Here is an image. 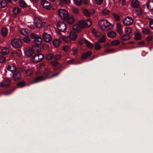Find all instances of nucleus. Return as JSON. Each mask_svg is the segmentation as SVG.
Instances as JSON below:
<instances>
[{
	"label": "nucleus",
	"mask_w": 153,
	"mask_h": 153,
	"mask_svg": "<svg viewBox=\"0 0 153 153\" xmlns=\"http://www.w3.org/2000/svg\"><path fill=\"white\" fill-rule=\"evenodd\" d=\"M120 41L117 40H116L112 41L111 43V45L113 46L118 45L120 44Z\"/></svg>",
	"instance_id": "41"
},
{
	"label": "nucleus",
	"mask_w": 153,
	"mask_h": 153,
	"mask_svg": "<svg viewBox=\"0 0 153 153\" xmlns=\"http://www.w3.org/2000/svg\"><path fill=\"white\" fill-rule=\"evenodd\" d=\"M116 33L114 31H111L107 34L108 36L110 38L114 37L116 36Z\"/></svg>",
	"instance_id": "30"
},
{
	"label": "nucleus",
	"mask_w": 153,
	"mask_h": 153,
	"mask_svg": "<svg viewBox=\"0 0 153 153\" xmlns=\"http://www.w3.org/2000/svg\"><path fill=\"white\" fill-rule=\"evenodd\" d=\"M7 5V3L5 0H0V7H4Z\"/></svg>",
	"instance_id": "34"
},
{
	"label": "nucleus",
	"mask_w": 153,
	"mask_h": 153,
	"mask_svg": "<svg viewBox=\"0 0 153 153\" xmlns=\"http://www.w3.org/2000/svg\"><path fill=\"white\" fill-rule=\"evenodd\" d=\"M77 24L81 28H84L86 27L85 25V21L83 20H81L78 22Z\"/></svg>",
	"instance_id": "24"
},
{
	"label": "nucleus",
	"mask_w": 153,
	"mask_h": 153,
	"mask_svg": "<svg viewBox=\"0 0 153 153\" xmlns=\"http://www.w3.org/2000/svg\"><path fill=\"white\" fill-rule=\"evenodd\" d=\"M113 16L115 20L117 21H118L120 19V18L119 16L117 14L115 13H113Z\"/></svg>",
	"instance_id": "45"
},
{
	"label": "nucleus",
	"mask_w": 153,
	"mask_h": 153,
	"mask_svg": "<svg viewBox=\"0 0 153 153\" xmlns=\"http://www.w3.org/2000/svg\"><path fill=\"white\" fill-rule=\"evenodd\" d=\"M13 73L12 77L14 81H17L19 80L21 77V74L20 71L17 69Z\"/></svg>",
	"instance_id": "6"
},
{
	"label": "nucleus",
	"mask_w": 153,
	"mask_h": 153,
	"mask_svg": "<svg viewBox=\"0 0 153 153\" xmlns=\"http://www.w3.org/2000/svg\"><path fill=\"white\" fill-rule=\"evenodd\" d=\"M12 46L15 48L20 47L22 45L21 40L19 39H14L12 40L11 42Z\"/></svg>",
	"instance_id": "4"
},
{
	"label": "nucleus",
	"mask_w": 153,
	"mask_h": 153,
	"mask_svg": "<svg viewBox=\"0 0 153 153\" xmlns=\"http://www.w3.org/2000/svg\"><path fill=\"white\" fill-rule=\"evenodd\" d=\"M9 50L8 48L6 47L3 48L1 51V53L2 55H7L9 53Z\"/></svg>",
	"instance_id": "22"
},
{
	"label": "nucleus",
	"mask_w": 153,
	"mask_h": 153,
	"mask_svg": "<svg viewBox=\"0 0 153 153\" xmlns=\"http://www.w3.org/2000/svg\"><path fill=\"white\" fill-rule=\"evenodd\" d=\"M25 84L24 82H20L18 83L17 84V86L19 88H22L24 86Z\"/></svg>",
	"instance_id": "51"
},
{
	"label": "nucleus",
	"mask_w": 153,
	"mask_h": 153,
	"mask_svg": "<svg viewBox=\"0 0 153 153\" xmlns=\"http://www.w3.org/2000/svg\"><path fill=\"white\" fill-rule=\"evenodd\" d=\"M65 19L66 22L70 25H72L75 22L74 17L72 15H68Z\"/></svg>",
	"instance_id": "10"
},
{
	"label": "nucleus",
	"mask_w": 153,
	"mask_h": 153,
	"mask_svg": "<svg viewBox=\"0 0 153 153\" xmlns=\"http://www.w3.org/2000/svg\"><path fill=\"white\" fill-rule=\"evenodd\" d=\"M8 33V30L5 28H3L1 31V35L3 36H5L7 35Z\"/></svg>",
	"instance_id": "38"
},
{
	"label": "nucleus",
	"mask_w": 153,
	"mask_h": 153,
	"mask_svg": "<svg viewBox=\"0 0 153 153\" xmlns=\"http://www.w3.org/2000/svg\"><path fill=\"white\" fill-rule=\"evenodd\" d=\"M110 13V11L106 9H104L102 11V14L104 15H107Z\"/></svg>",
	"instance_id": "50"
},
{
	"label": "nucleus",
	"mask_w": 153,
	"mask_h": 153,
	"mask_svg": "<svg viewBox=\"0 0 153 153\" xmlns=\"http://www.w3.org/2000/svg\"><path fill=\"white\" fill-rule=\"evenodd\" d=\"M20 12V9L17 7H16L13 10V13L14 14H17Z\"/></svg>",
	"instance_id": "46"
},
{
	"label": "nucleus",
	"mask_w": 153,
	"mask_h": 153,
	"mask_svg": "<svg viewBox=\"0 0 153 153\" xmlns=\"http://www.w3.org/2000/svg\"><path fill=\"white\" fill-rule=\"evenodd\" d=\"M116 27L117 32L120 34H122L123 32L122 25L118 22L116 24Z\"/></svg>",
	"instance_id": "13"
},
{
	"label": "nucleus",
	"mask_w": 153,
	"mask_h": 153,
	"mask_svg": "<svg viewBox=\"0 0 153 153\" xmlns=\"http://www.w3.org/2000/svg\"><path fill=\"white\" fill-rule=\"evenodd\" d=\"M74 1L75 4L77 6L80 5L82 3L81 0H74Z\"/></svg>",
	"instance_id": "54"
},
{
	"label": "nucleus",
	"mask_w": 153,
	"mask_h": 153,
	"mask_svg": "<svg viewBox=\"0 0 153 153\" xmlns=\"http://www.w3.org/2000/svg\"><path fill=\"white\" fill-rule=\"evenodd\" d=\"M133 21V19L131 17L127 16L124 19L123 23L125 26H129L132 24Z\"/></svg>",
	"instance_id": "7"
},
{
	"label": "nucleus",
	"mask_w": 153,
	"mask_h": 153,
	"mask_svg": "<svg viewBox=\"0 0 153 153\" xmlns=\"http://www.w3.org/2000/svg\"><path fill=\"white\" fill-rule=\"evenodd\" d=\"M94 45L95 48L96 50H99L101 48V46L98 42H95Z\"/></svg>",
	"instance_id": "43"
},
{
	"label": "nucleus",
	"mask_w": 153,
	"mask_h": 153,
	"mask_svg": "<svg viewBox=\"0 0 153 153\" xmlns=\"http://www.w3.org/2000/svg\"><path fill=\"white\" fill-rule=\"evenodd\" d=\"M62 39L63 41L66 43H68L69 42V40H68V38L67 36H62Z\"/></svg>",
	"instance_id": "53"
},
{
	"label": "nucleus",
	"mask_w": 153,
	"mask_h": 153,
	"mask_svg": "<svg viewBox=\"0 0 153 153\" xmlns=\"http://www.w3.org/2000/svg\"><path fill=\"white\" fill-rule=\"evenodd\" d=\"M46 78L42 76H40L36 77L33 80L31 84L36 83L42 81L45 79Z\"/></svg>",
	"instance_id": "11"
},
{
	"label": "nucleus",
	"mask_w": 153,
	"mask_h": 153,
	"mask_svg": "<svg viewBox=\"0 0 153 153\" xmlns=\"http://www.w3.org/2000/svg\"><path fill=\"white\" fill-rule=\"evenodd\" d=\"M130 38V36L127 34L124 35L121 37V39L123 41H126L128 40Z\"/></svg>",
	"instance_id": "32"
},
{
	"label": "nucleus",
	"mask_w": 153,
	"mask_h": 153,
	"mask_svg": "<svg viewBox=\"0 0 153 153\" xmlns=\"http://www.w3.org/2000/svg\"><path fill=\"white\" fill-rule=\"evenodd\" d=\"M51 64L53 66H56L58 65V63L56 61H53L51 62Z\"/></svg>",
	"instance_id": "61"
},
{
	"label": "nucleus",
	"mask_w": 153,
	"mask_h": 153,
	"mask_svg": "<svg viewBox=\"0 0 153 153\" xmlns=\"http://www.w3.org/2000/svg\"><path fill=\"white\" fill-rule=\"evenodd\" d=\"M30 36L31 39H36L39 36L37 34L33 33H31Z\"/></svg>",
	"instance_id": "44"
},
{
	"label": "nucleus",
	"mask_w": 153,
	"mask_h": 153,
	"mask_svg": "<svg viewBox=\"0 0 153 153\" xmlns=\"http://www.w3.org/2000/svg\"><path fill=\"white\" fill-rule=\"evenodd\" d=\"M147 8L150 10H153V0L149 1L147 4Z\"/></svg>",
	"instance_id": "23"
},
{
	"label": "nucleus",
	"mask_w": 153,
	"mask_h": 153,
	"mask_svg": "<svg viewBox=\"0 0 153 153\" xmlns=\"http://www.w3.org/2000/svg\"><path fill=\"white\" fill-rule=\"evenodd\" d=\"M41 4L43 7L47 9H50L51 8L50 3L45 0L42 1Z\"/></svg>",
	"instance_id": "12"
},
{
	"label": "nucleus",
	"mask_w": 153,
	"mask_h": 153,
	"mask_svg": "<svg viewBox=\"0 0 153 153\" xmlns=\"http://www.w3.org/2000/svg\"><path fill=\"white\" fill-rule=\"evenodd\" d=\"M49 72L50 71L48 69H45L43 73V74H44L46 75L48 74L49 73Z\"/></svg>",
	"instance_id": "63"
},
{
	"label": "nucleus",
	"mask_w": 153,
	"mask_h": 153,
	"mask_svg": "<svg viewBox=\"0 0 153 153\" xmlns=\"http://www.w3.org/2000/svg\"><path fill=\"white\" fill-rule=\"evenodd\" d=\"M22 54V52L19 50H18L16 52V56L20 57L21 56Z\"/></svg>",
	"instance_id": "55"
},
{
	"label": "nucleus",
	"mask_w": 153,
	"mask_h": 153,
	"mask_svg": "<svg viewBox=\"0 0 153 153\" xmlns=\"http://www.w3.org/2000/svg\"><path fill=\"white\" fill-rule=\"evenodd\" d=\"M42 39L39 36L33 40L34 43L37 46L40 45L42 43Z\"/></svg>",
	"instance_id": "17"
},
{
	"label": "nucleus",
	"mask_w": 153,
	"mask_h": 153,
	"mask_svg": "<svg viewBox=\"0 0 153 153\" xmlns=\"http://www.w3.org/2000/svg\"><path fill=\"white\" fill-rule=\"evenodd\" d=\"M92 33L94 36L97 37H99L101 35V34L100 32L94 29L92 30Z\"/></svg>",
	"instance_id": "26"
},
{
	"label": "nucleus",
	"mask_w": 153,
	"mask_h": 153,
	"mask_svg": "<svg viewBox=\"0 0 153 153\" xmlns=\"http://www.w3.org/2000/svg\"><path fill=\"white\" fill-rule=\"evenodd\" d=\"M105 51L107 53H110V52H113L115 51L114 49H108L105 50Z\"/></svg>",
	"instance_id": "64"
},
{
	"label": "nucleus",
	"mask_w": 153,
	"mask_h": 153,
	"mask_svg": "<svg viewBox=\"0 0 153 153\" xmlns=\"http://www.w3.org/2000/svg\"><path fill=\"white\" fill-rule=\"evenodd\" d=\"M77 37V34L73 31L70 32L69 35V38L70 40H74L76 39Z\"/></svg>",
	"instance_id": "16"
},
{
	"label": "nucleus",
	"mask_w": 153,
	"mask_h": 153,
	"mask_svg": "<svg viewBox=\"0 0 153 153\" xmlns=\"http://www.w3.org/2000/svg\"><path fill=\"white\" fill-rule=\"evenodd\" d=\"M72 51L73 52V54L75 55L77 52V49L75 47H73L72 48Z\"/></svg>",
	"instance_id": "58"
},
{
	"label": "nucleus",
	"mask_w": 153,
	"mask_h": 153,
	"mask_svg": "<svg viewBox=\"0 0 153 153\" xmlns=\"http://www.w3.org/2000/svg\"><path fill=\"white\" fill-rule=\"evenodd\" d=\"M84 41L85 44L86 46L89 48L92 49L94 47L93 45L91 43L89 42L87 40L85 39H84Z\"/></svg>",
	"instance_id": "25"
},
{
	"label": "nucleus",
	"mask_w": 153,
	"mask_h": 153,
	"mask_svg": "<svg viewBox=\"0 0 153 153\" xmlns=\"http://www.w3.org/2000/svg\"><path fill=\"white\" fill-rule=\"evenodd\" d=\"M34 53L33 49L31 48H29L26 49L25 52V55L27 56H30Z\"/></svg>",
	"instance_id": "14"
},
{
	"label": "nucleus",
	"mask_w": 153,
	"mask_h": 153,
	"mask_svg": "<svg viewBox=\"0 0 153 153\" xmlns=\"http://www.w3.org/2000/svg\"><path fill=\"white\" fill-rule=\"evenodd\" d=\"M20 33L22 35L26 36L30 33V31L27 28H23L20 30Z\"/></svg>",
	"instance_id": "18"
},
{
	"label": "nucleus",
	"mask_w": 153,
	"mask_h": 153,
	"mask_svg": "<svg viewBox=\"0 0 153 153\" xmlns=\"http://www.w3.org/2000/svg\"><path fill=\"white\" fill-rule=\"evenodd\" d=\"M137 13L138 15H141L143 13L142 10L140 8H138L136 10Z\"/></svg>",
	"instance_id": "56"
},
{
	"label": "nucleus",
	"mask_w": 153,
	"mask_h": 153,
	"mask_svg": "<svg viewBox=\"0 0 153 153\" xmlns=\"http://www.w3.org/2000/svg\"><path fill=\"white\" fill-rule=\"evenodd\" d=\"M132 6L134 7H137L139 5V2L138 0H132Z\"/></svg>",
	"instance_id": "28"
},
{
	"label": "nucleus",
	"mask_w": 153,
	"mask_h": 153,
	"mask_svg": "<svg viewBox=\"0 0 153 153\" xmlns=\"http://www.w3.org/2000/svg\"><path fill=\"white\" fill-rule=\"evenodd\" d=\"M61 57V55L60 54H57L56 55L54 56V59L55 60H58Z\"/></svg>",
	"instance_id": "59"
},
{
	"label": "nucleus",
	"mask_w": 153,
	"mask_h": 153,
	"mask_svg": "<svg viewBox=\"0 0 153 153\" xmlns=\"http://www.w3.org/2000/svg\"><path fill=\"white\" fill-rule=\"evenodd\" d=\"M44 56L41 54L35 55L31 58V60L32 62L38 63L42 60L44 58Z\"/></svg>",
	"instance_id": "3"
},
{
	"label": "nucleus",
	"mask_w": 153,
	"mask_h": 153,
	"mask_svg": "<svg viewBox=\"0 0 153 153\" xmlns=\"http://www.w3.org/2000/svg\"><path fill=\"white\" fill-rule=\"evenodd\" d=\"M7 69L9 71L13 73L17 69L14 65L13 64L9 65L6 67Z\"/></svg>",
	"instance_id": "15"
},
{
	"label": "nucleus",
	"mask_w": 153,
	"mask_h": 153,
	"mask_svg": "<svg viewBox=\"0 0 153 153\" xmlns=\"http://www.w3.org/2000/svg\"><path fill=\"white\" fill-rule=\"evenodd\" d=\"M143 33L144 34L147 35L150 34L151 32L149 29L146 28L143 30Z\"/></svg>",
	"instance_id": "40"
},
{
	"label": "nucleus",
	"mask_w": 153,
	"mask_h": 153,
	"mask_svg": "<svg viewBox=\"0 0 153 153\" xmlns=\"http://www.w3.org/2000/svg\"><path fill=\"white\" fill-rule=\"evenodd\" d=\"M25 72L27 76L31 75L33 73V71L31 69H27L25 70Z\"/></svg>",
	"instance_id": "36"
},
{
	"label": "nucleus",
	"mask_w": 153,
	"mask_h": 153,
	"mask_svg": "<svg viewBox=\"0 0 153 153\" xmlns=\"http://www.w3.org/2000/svg\"><path fill=\"white\" fill-rule=\"evenodd\" d=\"M84 21L86 27H89L91 25L92 23V21L91 19H87Z\"/></svg>",
	"instance_id": "27"
},
{
	"label": "nucleus",
	"mask_w": 153,
	"mask_h": 153,
	"mask_svg": "<svg viewBox=\"0 0 153 153\" xmlns=\"http://www.w3.org/2000/svg\"><path fill=\"white\" fill-rule=\"evenodd\" d=\"M72 28L74 31L77 32H79L81 29L77 23V24L74 25L72 26Z\"/></svg>",
	"instance_id": "21"
},
{
	"label": "nucleus",
	"mask_w": 153,
	"mask_h": 153,
	"mask_svg": "<svg viewBox=\"0 0 153 153\" xmlns=\"http://www.w3.org/2000/svg\"><path fill=\"white\" fill-rule=\"evenodd\" d=\"M106 40L105 36L103 35L98 40V42L100 43H103Z\"/></svg>",
	"instance_id": "42"
},
{
	"label": "nucleus",
	"mask_w": 153,
	"mask_h": 153,
	"mask_svg": "<svg viewBox=\"0 0 153 153\" xmlns=\"http://www.w3.org/2000/svg\"><path fill=\"white\" fill-rule=\"evenodd\" d=\"M20 6L22 7H25L26 6V4L24 1L21 0L19 2Z\"/></svg>",
	"instance_id": "48"
},
{
	"label": "nucleus",
	"mask_w": 153,
	"mask_h": 153,
	"mask_svg": "<svg viewBox=\"0 0 153 153\" xmlns=\"http://www.w3.org/2000/svg\"><path fill=\"white\" fill-rule=\"evenodd\" d=\"M98 24L101 29L104 31L110 30L113 27V25L106 19L100 21Z\"/></svg>",
	"instance_id": "1"
},
{
	"label": "nucleus",
	"mask_w": 153,
	"mask_h": 153,
	"mask_svg": "<svg viewBox=\"0 0 153 153\" xmlns=\"http://www.w3.org/2000/svg\"><path fill=\"white\" fill-rule=\"evenodd\" d=\"M124 32L127 34H130L132 32V29L130 27H126L125 28Z\"/></svg>",
	"instance_id": "33"
},
{
	"label": "nucleus",
	"mask_w": 153,
	"mask_h": 153,
	"mask_svg": "<svg viewBox=\"0 0 153 153\" xmlns=\"http://www.w3.org/2000/svg\"><path fill=\"white\" fill-rule=\"evenodd\" d=\"M83 13L84 15L86 16L87 17H89L90 16L91 14V13L89 11L86 9L83 10Z\"/></svg>",
	"instance_id": "29"
},
{
	"label": "nucleus",
	"mask_w": 153,
	"mask_h": 153,
	"mask_svg": "<svg viewBox=\"0 0 153 153\" xmlns=\"http://www.w3.org/2000/svg\"><path fill=\"white\" fill-rule=\"evenodd\" d=\"M57 27L61 31H64L66 30L67 28L66 24L62 22H59L57 25Z\"/></svg>",
	"instance_id": "8"
},
{
	"label": "nucleus",
	"mask_w": 153,
	"mask_h": 153,
	"mask_svg": "<svg viewBox=\"0 0 153 153\" xmlns=\"http://www.w3.org/2000/svg\"><path fill=\"white\" fill-rule=\"evenodd\" d=\"M5 60V58L4 56H0V63L4 62Z\"/></svg>",
	"instance_id": "57"
},
{
	"label": "nucleus",
	"mask_w": 153,
	"mask_h": 153,
	"mask_svg": "<svg viewBox=\"0 0 153 153\" xmlns=\"http://www.w3.org/2000/svg\"><path fill=\"white\" fill-rule=\"evenodd\" d=\"M42 37L44 40L46 42H48L52 40V38L51 35L49 34L44 32L42 34Z\"/></svg>",
	"instance_id": "9"
},
{
	"label": "nucleus",
	"mask_w": 153,
	"mask_h": 153,
	"mask_svg": "<svg viewBox=\"0 0 153 153\" xmlns=\"http://www.w3.org/2000/svg\"><path fill=\"white\" fill-rule=\"evenodd\" d=\"M71 10L73 13L74 14H78L79 12L78 8L75 7H73L71 8Z\"/></svg>",
	"instance_id": "31"
},
{
	"label": "nucleus",
	"mask_w": 153,
	"mask_h": 153,
	"mask_svg": "<svg viewBox=\"0 0 153 153\" xmlns=\"http://www.w3.org/2000/svg\"><path fill=\"white\" fill-rule=\"evenodd\" d=\"M23 41L26 43H29L30 41V38L27 36H25L23 38Z\"/></svg>",
	"instance_id": "47"
},
{
	"label": "nucleus",
	"mask_w": 153,
	"mask_h": 153,
	"mask_svg": "<svg viewBox=\"0 0 153 153\" xmlns=\"http://www.w3.org/2000/svg\"><path fill=\"white\" fill-rule=\"evenodd\" d=\"M34 24L36 27L40 28L42 26L41 21L38 19H36L34 21Z\"/></svg>",
	"instance_id": "19"
},
{
	"label": "nucleus",
	"mask_w": 153,
	"mask_h": 153,
	"mask_svg": "<svg viewBox=\"0 0 153 153\" xmlns=\"http://www.w3.org/2000/svg\"><path fill=\"white\" fill-rule=\"evenodd\" d=\"M58 15L62 19H65L68 15V13L64 9H59L57 11Z\"/></svg>",
	"instance_id": "5"
},
{
	"label": "nucleus",
	"mask_w": 153,
	"mask_h": 153,
	"mask_svg": "<svg viewBox=\"0 0 153 153\" xmlns=\"http://www.w3.org/2000/svg\"><path fill=\"white\" fill-rule=\"evenodd\" d=\"M53 45L55 47L57 48L59 46L60 42L59 40L54 39L53 40Z\"/></svg>",
	"instance_id": "35"
},
{
	"label": "nucleus",
	"mask_w": 153,
	"mask_h": 153,
	"mask_svg": "<svg viewBox=\"0 0 153 153\" xmlns=\"http://www.w3.org/2000/svg\"><path fill=\"white\" fill-rule=\"evenodd\" d=\"M153 38V36L152 35H150L146 38V40L148 41H150Z\"/></svg>",
	"instance_id": "62"
},
{
	"label": "nucleus",
	"mask_w": 153,
	"mask_h": 153,
	"mask_svg": "<svg viewBox=\"0 0 153 153\" xmlns=\"http://www.w3.org/2000/svg\"><path fill=\"white\" fill-rule=\"evenodd\" d=\"M70 48V47L68 46H65L63 48V50L65 52L68 51Z\"/></svg>",
	"instance_id": "60"
},
{
	"label": "nucleus",
	"mask_w": 153,
	"mask_h": 153,
	"mask_svg": "<svg viewBox=\"0 0 153 153\" xmlns=\"http://www.w3.org/2000/svg\"><path fill=\"white\" fill-rule=\"evenodd\" d=\"M11 83L10 79L8 78H5L0 82V87L1 88H7L10 87Z\"/></svg>",
	"instance_id": "2"
},
{
	"label": "nucleus",
	"mask_w": 153,
	"mask_h": 153,
	"mask_svg": "<svg viewBox=\"0 0 153 153\" xmlns=\"http://www.w3.org/2000/svg\"><path fill=\"white\" fill-rule=\"evenodd\" d=\"M45 57L46 59L50 60L53 58L54 57V55L51 53H48L46 55Z\"/></svg>",
	"instance_id": "37"
},
{
	"label": "nucleus",
	"mask_w": 153,
	"mask_h": 153,
	"mask_svg": "<svg viewBox=\"0 0 153 153\" xmlns=\"http://www.w3.org/2000/svg\"><path fill=\"white\" fill-rule=\"evenodd\" d=\"M33 48L34 49H35V51L37 53H39L40 51V48L38 46H33Z\"/></svg>",
	"instance_id": "49"
},
{
	"label": "nucleus",
	"mask_w": 153,
	"mask_h": 153,
	"mask_svg": "<svg viewBox=\"0 0 153 153\" xmlns=\"http://www.w3.org/2000/svg\"><path fill=\"white\" fill-rule=\"evenodd\" d=\"M92 54L91 52L87 51L82 54V59H86L90 56Z\"/></svg>",
	"instance_id": "20"
},
{
	"label": "nucleus",
	"mask_w": 153,
	"mask_h": 153,
	"mask_svg": "<svg viewBox=\"0 0 153 153\" xmlns=\"http://www.w3.org/2000/svg\"><path fill=\"white\" fill-rule=\"evenodd\" d=\"M142 36L140 33H137L135 35L134 39L136 40H139L141 39Z\"/></svg>",
	"instance_id": "39"
},
{
	"label": "nucleus",
	"mask_w": 153,
	"mask_h": 153,
	"mask_svg": "<svg viewBox=\"0 0 153 153\" xmlns=\"http://www.w3.org/2000/svg\"><path fill=\"white\" fill-rule=\"evenodd\" d=\"M60 1L62 3H65L66 4H69L70 3V0H61Z\"/></svg>",
	"instance_id": "52"
}]
</instances>
